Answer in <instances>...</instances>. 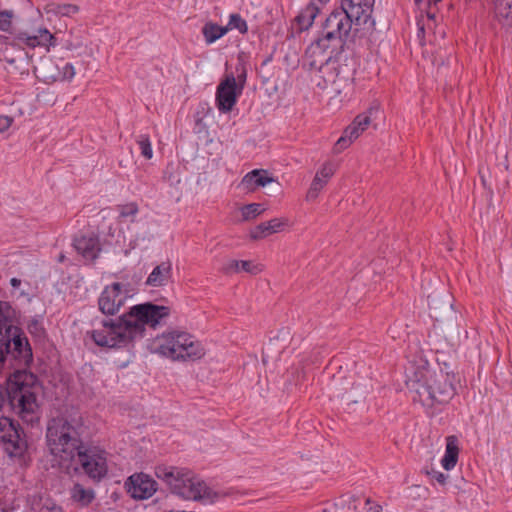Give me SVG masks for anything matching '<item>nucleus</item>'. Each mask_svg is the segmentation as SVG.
<instances>
[{
	"label": "nucleus",
	"mask_w": 512,
	"mask_h": 512,
	"mask_svg": "<svg viewBox=\"0 0 512 512\" xmlns=\"http://www.w3.org/2000/svg\"><path fill=\"white\" fill-rule=\"evenodd\" d=\"M351 1L341 0V7L330 13L323 25V35L309 48L312 54H320L319 72L327 85H331L337 93L351 85L353 80L351 69L339 63L345 39L352 24L365 29L374 28L375 21L368 14L359 12Z\"/></svg>",
	"instance_id": "1"
},
{
	"label": "nucleus",
	"mask_w": 512,
	"mask_h": 512,
	"mask_svg": "<svg viewBox=\"0 0 512 512\" xmlns=\"http://www.w3.org/2000/svg\"><path fill=\"white\" fill-rule=\"evenodd\" d=\"M169 312L168 307L150 302L135 305L116 319L102 320L100 327L88 331L86 335L99 347L125 348L136 338L143 337L145 325L156 327Z\"/></svg>",
	"instance_id": "2"
},
{
	"label": "nucleus",
	"mask_w": 512,
	"mask_h": 512,
	"mask_svg": "<svg viewBox=\"0 0 512 512\" xmlns=\"http://www.w3.org/2000/svg\"><path fill=\"white\" fill-rule=\"evenodd\" d=\"M85 433L86 427L81 418L68 420L57 417L48 422L47 445L50 452L58 457L60 467L69 474L75 455L86 445L83 439Z\"/></svg>",
	"instance_id": "3"
},
{
	"label": "nucleus",
	"mask_w": 512,
	"mask_h": 512,
	"mask_svg": "<svg viewBox=\"0 0 512 512\" xmlns=\"http://www.w3.org/2000/svg\"><path fill=\"white\" fill-rule=\"evenodd\" d=\"M454 375L441 368L431 369L427 363L413 372L407 384L424 406L447 404L456 394Z\"/></svg>",
	"instance_id": "4"
},
{
	"label": "nucleus",
	"mask_w": 512,
	"mask_h": 512,
	"mask_svg": "<svg viewBox=\"0 0 512 512\" xmlns=\"http://www.w3.org/2000/svg\"><path fill=\"white\" fill-rule=\"evenodd\" d=\"M155 475L168 486L172 494L184 500L207 504L213 503L219 496L187 468L161 465L155 468Z\"/></svg>",
	"instance_id": "5"
},
{
	"label": "nucleus",
	"mask_w": 512,
	"mask_h": 512,
	"mask_svg": "<svg viewBox=\"0 0 512 512\" xmlns=\"http://www.w3.org/2000/svg\"><path fill=\"white\" fill-rule=\"evenodd\" d=\"M37 378L27 370H16L7 380L8 401L23 420L33 421V414L38 408L35 385Z\"/></svg>",
	"instance_id": "6"
},
{
	"label": "nucleus",
	"mask_w": 512,
	"mask_h": 512,
	"mask_svg": "<svg viewBox=\"0 0 512 512\" xmlns=\"http://www.w3.org/2000/svg\"><path fill=\"white\" fill-rule=\"evenodd\" d=\"M156 342V351L174 361H196L205 355L202 343L186 331L163 333Z\"/></svg>",
	"instance_id": "7"
},
{
	"label": "nucleus",
	"mask_w": 512,
	"mask_h": 512,
	"mask_svg": "<svg viewBox=\"0 0 512 512\" xmlns=\"http://www.w3.org/2000/svg\"><path fill=\"white\" fill-rule=\"evenodd\" d=\"M71 472H83L94 481H101L108 473L107 452L96 446L85 445L73 460Z\"/></svg>",
	"instance_id": "8"
},
{
	"label": "nucleus",
	"mask_w": 512,
	"mask_h": 512,
	"mask_svg": "<svg viewBox=\"0 0 512 512\" xmlns=\"http://www.w3.org/2000/svg\"><path fill=\"white\" fill-rule=\"evenodd\" d=\"M39 19L27 21L25 27L15 34L14 41L18 45H23L29 48L42 47L47 51L51 47L57 45V39L55 35L42 25H37L36 22Z\"/></svg>",
	"instance_id": "9"
},
{
	"label": "nucleus",
	"mask_w": 512,
	"mask_h": 512,
	"mask_svg": "<svg viewBox=\"0 0 512 512\" xmlns=\"http://www.w3.org/2000/svg\"><path fill=\"white\" fill-rule=\"evenodd\" d=\"M23 431L19 424L9 417L0 418V440L5 451L12 457L21 456L26 450L27 443L22 437Z\"/></svg>",
	"instance_id": "10"
},
{
	"label": "nucleus",
	"mask_w": 512,
	"mask_h": 512,
	"mask_svg": "<svg viewBox=\"0 0 512 512\" xmlns=\"http://www.w3.org/2000/svg\"><path fill=\"white\" fill-rule=\"evenodd\" d=\"M129 291L120 282L107 285L98 298V308L104 315H115L125 304Z\"/></svg>",
	"instance_id": "11"
},
{
	"label": "nucleus",
	"mask_w": 512,
	"mask_h": 512,
	"mask_svg": "<svg viewBox=\"0 0 512 512\" xmlns=\"http://www.w3.org/2000/svg\"><path fill=\"white\" fill-rule=\"evenodd\" d=\"M243 84H237L233 74L226 75L220 82L216 91V102L220 112H230L237 102L238 95L241 94Z\"/></svg>",
	"instance_id": "12"
},
{
	"label": "nucleus",
	"mask_w": 512,
	"mask_h": 512,
	"mask_svg": "<svg viewBox=\"0 0 512 512\" xmlns=\"http://www.w3.org/2000/svg\"><path fill=\"white\" fill-rule=\"evenodd\" d=\"M125 488L132 498L144 500L155 494L158 484L150 475L141 472L129 476Z\"/></svg>",
	"instance_id": "13"
},
{
	"label": "nucleus",
	"mask_w": 512,
	"mask_h": 512,
	"mask_svg": "<svg viewBox=\"0 0 512 512\" xmlns=\"http://www.w3.org/2000/svg\"><path fill=\"white\" fill-rule=\"evenodd\" d=\"M20 5L24 10L35 12L38 19H43V14H46L49 22L52 21V16L70 17L79 12L77 5L69 3L49 2L41 9L40 7H34L31 0H20Z\"/></svg>",
	"instance_id": "14"
},
{
	"label": "nucleus",
	"mask_w": 512,
	"mask_h": 512,
	"mask_svg": "<svg viewBox=\"0 0 512 512\" xmlns=\"http://www.w3.org/2000/svg\"><path fill=\"white\" fill-rule=\"evenodd\" d=\"M338 512H380V506L371 505L365 497L341 496L336 501Z\"/></svg>",
	"instance_id": "15"
},
{
	"label": "nucleus",
	"mask_w": 512,
	"mask_h": 512,
	"mask_svg": "<svg viewBox=\"0 0 512 512\" xmlns=\"http://www.w3.org/2000/svg\"><path fill=\"white\" fill-rule=\"evenodd\" d=\"M75 249L87 261H95L101 252L99 238L97 236H80L74 239Z\"/></svg>",
	"instance_id": "16"
},
{
	"label": "nucleus",
	"mask_w": 512,
	"mask_h": 512,
	"mask_svg": "<svg viewBox=\"0 0 512 512\" xmlns=\"http://www.w3.org/2000/svg\"><path fill=\"white\" fill-rule=\"evenodd\" d=\"M60 59L55 60L50 57H44L39 64L34 67L37 77L47 83H53L61 80Z\"/></svg>",
	"instance_id": "17"
},
{
	"label": "nucleus",
	"mask_w": 512,
	"mask_h": 512,
	"mask_svg": "<svg viewBox=\"0 0 512 512\" xmlns=\"http://www.w3.org/2000/svg\"><path fill=\"white\" fill-rule=\"evenodd\" d=\"M287 226H289L288 218H273L253 228L250 231V237L253 240L264 239L272 234L283 231Z\"/></svg>",
	"instance_id": "18"
},
{
	"label": "nucleus",
	"mask_w": 512,
	"mask_h": 512,
	"mask_svg": "<svg viewBox=\"0 0 512 512\" xmlns=\"http://www.w3.org/2000/svg\"><path fill=\"white\" fill-rule=\"evenodd\" d=\"M264 269V266L260 263H254L250 260H229L222 268L223 273L225 274H233L244 271L251 275H257L261 273Z\"/></svg>",
	"instance_id": "19"
},
{
	"label": "nucleus",
	"mask_w": 512,
	"mask_h": 512,
	"mask_svg": "<svg viewBox=\"0 0 512 512\" xmlns=\"http://www.w3.org/2000/svg\"><path fill=\"white\" fill-rule=\"evenodd\" d=\"M172 276V264L170 261L161 262L149 274L146 285L151 287H161L168 283Z\"/></svg>",
	"instance_id": "20"
},
{
	"label": "nucleus",
	"mask_w": 512,
	"mask_h": 512,
	"mask_svg": "<svg viewBox=\"0 0 512 512\" xmlns=\"http://www.w3.org/2000/svg\"><path fill=\"white\" fill-rule=\"evenodd\" d=\"M271 182H274V179L269 177L266 171L255 169L243 177L241 185L248 190H254L256 187H264Z\"/></svg>",
	"instance_id": "21"
},
{
	"label": "nucleus",
	"mask_w": 512,
	"mask_h": 512,
	"mask_svg": "<svg viewBox=\"0 0 512 512\" xmlns=\"http://www.w3.org/2000/svg\"><path fill=\"white\" fill-rule=\"evenodd\" d=\"M318 13L319 7L313 2L309 3L304 9H302L295 17V22L298 25L299 30H308L312 26Z\"/></svg>",
	"instance_id": "22"
},
{
	"label": "nucleus",
	"mask_w": 512,
	"mask_h": 512,
	"mask_svg": "<svg viewBox=\"0 0 512 512\" xmlns=\"http://www.w3.org/2000/svg\"><path fill=\"white\" fill-rule=\"evenodd\" d=\"M459 447L458 439L456 436H448L446 439V451L443 459L441 460L442 466L446 470L455 467L458 461Z\"/></svg>",
	"instance_id": "23"
},
{
	"label": "nucleus",
	"mask_w": 512,
	"mask_h": 512,
	"mask_svg": "<svg viewBox=\"0 0 512 512\" xmlns=\"http://www.w3.org/2000/svg\"><path fill=\"white\" fill-rule=\"evenodd\" d=\"M71 498L80 506H88L95 498V492L91 488H85L83 485L76 483L70 490Z\"/></svg>",
	"instance_id": "24"
},
{
	"label": "nucleus",
	"mask_w": 512,
	"mask_h": 512,
	"mask_svg": "<svg viewBox=\"0 0 512 512\" xmlns=\"http://www.w3.org/2000/svg\"><path fill=\"white\" fill-rule=\"evenodd\" d=\"M362 131L353 121L345 130L343 135L338 139L335 144L334 151L336 153H340L344 149H346L353 140L357 139Z\"/></svg>",
	"instance_id": "25"
},
{
	"label": "nucleus",
	"mask_w": 512,
	"mask_h": 512,
	"mask_svg": "<svg viewBox=\"0 0 512 512\" xmlns=\"http://www.w3.org/2000/svg\"><path fill=\"white\" fill-rule=\"evenodd\" d=\"M227 33L225 26H220L213 22H207L202 27V34L207 44H212Z\"/></svg>",
	"instance_id": "26"
},
{
	"label": "nucleus",
	"mask_w": 512,
	"mask_h": 512,
	"mask_svg": "<svg viewBox=\"0 0 512 512\" xmlns=\"http://www.w3.org/2000/svg\"><path fill=\"white\" fill-rule=\"evenodd\" d=\"M496 17L505 25L512 24V0H496Z\"/></svg>",
	"instance_id": "27"
},
{
	"label": "nucleus",
	"mask_w": 512,
	"mask_h": 512,
	"mask_svg": "<svg viewBox=\"0 0 512 512\" xmlns=\"http://www.w3.org/2000/svg\"><path fill=\"white\" fill-rule=\"evenodd\" d=\"M379 112L378 106H371L366 112L359 114L354 119L355 124L364 132L371 124L372 117Z\"/></svg>",
	"instance_id": "28"
},
{
	"label": "nucleus",
	"mask_w": 512,
	"mask_h": 512,
	"mask_svg": "<svg viewBox=\"0 0 512 512\" xmlns=\"http://www.w3.org/2000/svg\"><path fill=\"white\" fill-rule=\"evenodd\" d=\"M227 28V32L230 30H238L241 34H245L248 31V26L246 21L241 17L240 14L234 13L229 17V22L225 26Z\"/></svg>",
	"instance_id": "29"
},
{
	"label": "nucleus",
	"mask_w": 512,
	"mask_h": 512,
	"mask_svg": "<svg viewBox=\"0 0 512 512\" xmlns=\"http://www.w3.org/2000/svg\"><path fill=\"white\" fill-rule=\"evenodd\" d=\"M264 211H265V208L261 204L251 203V204H247L241 208V215H242L243 220L247 221V220L254 219L255 217L262 214Z\"/></svg>",
	"instance_id": "30"
},
{
	"label": "nucleus",
	"mask_w": 512,
	"mask_h": 512,
	"mask_svg": "<svg viewBox=\"0 0 512 512\" xmlns=\"http://www.w3.org/2000/svg\"><path fill=\"white\" fill-rule=\"evenodd\" d=\"M15 17H20L16 15L13 10L0 9V31L10 32L12 29V20Z\"/></svg>",
	"instance_id": "31"
},
{
	"label": "nucleus",
	"mask_w": 512,
	"mask_h": 512,
	"mask_svg": "<svg viewBox=\"0 0 512 512\" xmlns=\"http://www.w3.org/2000/svg\"><path fill=\"white\" fill-rule=\"evenodd\" d=\"M326 184V179L315 176L307 192V200H315Z\"/></svg>",
	"instance_id": "32"
},
{
	"label": "nucleus",
	"mask_w": 512,
	"mask_h": 512,
	"mask_svg": "<svg viewBox=\"0 0 512 512\" xmlns=\"http://www.w3.org/2000/svg\"><path fill=\"white\" fill-rule=\"evenodd\" d=\"M136 142L138 143L141 154L146 159H151L153 156V150L148 135L141 134L137 137Z\"/></svg>",
	"instance_id": "33"
},
{
	"label": "nucleus",
	"mask_w": 512,
	"mask_h": 512,
	"mask_svg": "<svg viewBox=\"0 0 512 512\" xmlns=\"http://www.w3.org/2000/svg\"><path fill=\"white\" fill-rule=\"evenodd\" d=\"M164 180L170 186L176 187L180 182L178 167H175L173 164H168L164 171Z\"/></svg>",
	"instance_id": "34"
},
{
	"label": "nucleus",
	"mask_w": 512,
	"mask_h": 512,
	"mask_svg": "<svg viewBox=\"0 0 512 512\" xmlns=\"http://www.w3.org/2000/svg\"><path fill=\"white\" fill-rule=\"evenodd\" d=\"M119 217L127 218V217H135L139 211V207L137 203L131 202L118 206Z\"/></svg>",
	"instance_id": "35"
},
{
	"label": "nucleus",
	"mask_w": 512,
	"mask_h": 512,
	"mask_svg": "<svg viewBox=\"0 0 512 512\" xmlns=\"http://www.w3.org/2000/svg\"><path fill=\"white\" fill-rule=\"evenodd\" d=\"M60 75H61V80L60 81H65V80H71L74 75H75V68L72 64L68 63V62H65L63 59H60Z\"/></svg>",
	"instance_id": "36"
},
{
	"label": "nucleus",
	"mask_w": 512,
	"mask_h": 512,
	"mask_svg": "<svg viewBox=\"0 0 512 512\" xmlns=\"http://www.w3.org/2000/svg\"><path fill=\"white\" fill-rule=\"evenodd\" d=\"M28 331L30 334L34 336H41L44 333V329L42 327V324L37 319H32L29 321L27 325Z\"/></svg>",
	"instance_id": "37"
},
{
	"label": "nucleus",
	"mask_w": 512,
	"mask_h": 512,
	"mask_svg": "<svg viewBox=\"0 0 512 512\" xmlns=\"http://www.w3.org/2000/svg\"><path fill=\"white\" fill-rule=\"evenodd\" d=\"M427 474L430 476L432 481H436L440 485L444 486L447 482L448 475L444 474L440 471L432 469L431 471H428Z\"/></svg>",
	"instance_id": "38"
},
{
	"label": "nucleus",
	"mask_w": 512,
	"mask_h": 512,
	"mask_svg": "<svg viewBox=\"0 0 512 512\" xmlns=\"http://www.w3.org/2000/svg\"><path fill=\"white\" fill-rule=\"evenodd\" d=\"M334 174L333 167L330 164H325L322 168L316 173L315 176L321 177L322 179H326V182L331 178Z\"/></svg>",
	"instance_id": "39"
},
{
	"label": "nucleus",
	"mask_w": 512,
	"mask_h": 512,
	"mask_svg": "<svg viewBox=\"0 0 512 512\" xmlns=\"http://www.w3.org/2000/svg\"><path fill=\"white\" fill-rule=\"evenodd\" d=\"M13 122V119L9 116H0V133L8 130Z\"/></svg>",
	"instance_id": "40"
},
{
	"label": "nucleus",
	"mask_w": 512,
	"mask_h": 512,
	"mask_svg": "<svg viewBox=\"0 0 512 512\" xmlns=\"http://www.w3.org/2000/svg\"><path fill=\"white\" fill-rule=\"evenodd\" d=\"M322 512H338L336 502L322 509Z\"/></svg>",
	"instance_id": "41"
},
{
	"label": "nucleus",
	"mask_w": 512,
	"mask_h": 512,
	"mask_svg": "<svg viewBox=\"0 0 512 512\" xmlns=\"http://www.w3.org/2000/svg\"><path fill=\"white\" fill-rule=\"evenodd\" d=\"M10 284L14 287V288H18L20 285H21V280L18 279V278H12L10 280Z\"/></svg>",
	"instance_id": "42"
},
{
	"label": "nucleus",
	"mask_w": 512,
	"mask_h": 512,
	"mask_svg": "<svg viewBox=\"0 0 512 512\" xmlns=\"http://www.w3.org/2000/svg\"><path fill=\"white\" fill-rule=\"evenodd\" d=\"M245 78H246V74L243 73L241 75L238 76V80H239V83L240 85L243 84L244 85V82H245Z\"/></svg>",
	"instance_id": "43"
},
{
	"label": "nucleus",
	"mask_w": 512,
	"mask_h": 512,
	"mask_svg": "<svg viewBox=\"0 0 512 512\" xmlns=\"http://www.w3.org/2000/svg\"><path fill=\"white\" fill-rule=\"evenodd\" d=\"M415 2L418 4L420 2V0H415Z\"/></svg>",
	"instance_id": "44"
}]
</instances>
